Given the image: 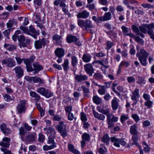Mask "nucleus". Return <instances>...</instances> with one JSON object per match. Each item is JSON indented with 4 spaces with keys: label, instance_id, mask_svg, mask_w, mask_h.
<instances>
[{
    "label": "nucleus",
    "instance_id": "nucleus-1",
    "mask_svg": "<svg viewBox=\"0 0 154 154\" xmlns=\"http://www.w3.org/2000/svg\"><path fill=\"white\" fill-rule=\"evenodd\" d=\"M154 28V23H152L149 24H145L142 25L139 27V28L136 26L133 25L132 29L133 31L135 33L136 35L140 31L144 34L147 33L150 36V38L152 39H154V34L152 29Z\"/></svg>",
    "mask_w": 154,
    "mask_h": 154
},
{
    "label": "nucleus",
    "instance_id": "nucleus-2",
    "mask_svg": "<svg viewBox=\"0 0 154 154\" xmlns=\"http://www.w3.org/2000/svg\"><path fill=\"white\" fill-rule=\"evenodd\" d=\"M149 54V53L147 52L143 49H141L139 51L137 52V57H138L140 63L143 66H146V58Z\"/></svg>",
    "mask_w": 154,
    "mask_h": 154
},
{
    "label": "nucleus",
    "instance_id": "nucleus-3",
    "mask_svg": "<svg viewBox=\"0 0 154 154\" xmlns=\"http://www.w3.org/2000/svg\"><path fill=\"white\" fill-rule=\"evenodd\" d=\"M78 24L79 26L82 28L83 29L86 30L94 27V26L92 24L91 21L88 19L85 21L82 20H78Z\"/></svg>",
    "mask_w": 154,
    "mask_h": 154
},
{
    "label": "nucleus",
    "instance_id": "nucleus-4",
    "mask_svg": "<svg viewBox=\"0 0 154 154\" xmlns=\"http://www.w3.org/2000/svg\"><path fill=\"white\" fill-rule=\"evenodd\" d=\"M56 129L60 134L63 137H65L67 135L66 131V125L63 121L59 123L56 127Z\"/></svg>",
    "mask_w": 154,
    "mask_h": 154
},
{
    "label": "nucleus",
    "instance_id": "nucleus-5",
    "mask_svg": "<svg viewBox=\"0 0 154 154\" xmlns=\"http://www.w3.org/2000/svg\"><path fill=\"white\" fill-rule=\"evenodd\" d=\"M2 65H5L8 67L11 68L16 65V62L14 58L10 57H7L1 61Z\"/></svg>",
    "mask_w": 154,
    "mask_h": 154
},
{
    "label": "nucleus",
    "instance_id": "nucleus-6",
    "mask_svg": "<svg viewBox=\"0 0 154 154\" xmlns=\"http://www.w3.org/2000/svg\"><path fill=\"white\" fill-rule=\"evenodd\" d=\"M36 92L47 98H49L53 96L52 93H51L48 89H46L44 87H40L38 88L37 89Z\"/></svg>",
    "mask_w": 154,
    "mask_h": 154
},
{
    "label": "nucleus",
    "instance_id": "nucleus-7",
    "mask_svg": "<svg viewBox=\"0 0 154 154\" xmlns=\"http://www.w3.org/2000/svg\"><path fill=\"white\" fill-rule=\"evenodd\" d=\"M27 101L25 100L20 101L19 104H18L16 107V110L19 113L24 112L26 111V105L27 104Z\"/></svg>",
    "mask_w": 154,
    "mask_h": 154
},
{
    "label": "nucleus",
    "instance_id": "nucleus-8",
    "mask_svg": "<svg viewBox=\"0 0 154 154\" xmlns=\"http://www.w3.org/2000/svg\"><path fill=\"white\" fill-rule=\"evenodd\" d=\"M111 141L113 143V145L116 146L120 147V144L125 146L126 144V142L123 139L118 138L116 137H113L111 138Z\"/></svg>",
    "mask_w": 154,
    "mask_h": 154
},
{
    "label": "nucleus",
    "instance_id": "nucleus-9",
    "mask_svg": "<svg viewBox=\"0 0 154 154\" xmlns=\"http://www.w3.org/2000/svg\"><path fill=\"white\" fill-rule=\"evenodd\" d=\"M49 41L47 39L43 38L41 40H37L34 42L35 46L36 49H40L42 46H45L47 44L49 43Z\"/></svg>",
    "mask_w": 154,
    "mask_h": 154
},
{
    "label": "nucleus",
    "instance_id": "nucleus-10",
    "mask_svg": "<svg viewBox=\"0 0 154 154\" xmlns=\"http://www.w3.org/2000/svg\"><path fill=\"white\" fill-rule=\"evenodd\" d=\"M67 42L69 43L71 42L75 43V45H77L78 46H80L82 45L81 42L79 41V38H76L75 36L71 35H68L66 37Z\"/></svg>",
    "mask_w": 154,
    "mask_h": 154
},
{
    "label": "nucleus",
    "instance_id": "nucleus-11",
    "mask_svg": "<svg viewBox=\"0 0 154 154\" xmlns=\"http://www.w3.org/2000/svg\"><path fill=\"white\" fill-rule=\"evenodd\" d=\"M84 69L87 73L90 76H92L94 72V69L91 63H88L84 65Z\"/></svg>",
    "mask_w": 154,
    "mask_h": 154
},
{
    "label": "nucleus",
    "instance_id": "nucleus-12",
    "mask_svg": "<svg viewBox=\"0 0 154 154\" xmlns=\"http://www.w3.org/2000/svg\"><path fill=\"white\" fill-rule=\"evenodd\" d=\"M14 70L16 73V76L18 78H20L23 76V71L20 66H16L14 68Z\"/></svg>",
    "mask_w": 154,
    "mask_h": 154
},
{
    "label": "nucleus",
    "instance_id": "nucleus-13",
    "mask_svg": "<svg viewBox=\"0 0 154 154\" xmlns=\"http://www.w3.org/2000/svg\"><path fill=\"white\" fill-rule=\"evenodd\" d=\"M0 128L5 135H9L11 132V129L7 127L5 123L2 124L0 125Z\"/></svg>",
    "mask_w": 154,
    "mask_h": 154
},
{
    "label": "nucleus",
    "instance_id": "nucleus-14",
    "mask_svg": "<svg viewBox=\"0 0 154 154\" xmlns=\"http://www.w3.org/2000/svg\"><path fill=\"white\" fill-rule=\"evenodd\" d=\"M55 137L54 135H51L48 138L47 143L49 146H52L54 147L52 148V149L56 148L57 146L56 143L54 140Z\"/></svg>",
    "mask_w": 154,
    "mask_h": 154
},
{
    "label": "nucleus",
    "instance_id": "nucleus-15",
    "mask_svg": "<svg viewBox=\"0 0 154 154\" xmlns=\"http://www.w3.org/2000/svg\"><path fill=\"white\" fill-rule=\"evenodd\" d=\"M10 140V138L4 137L2 139V141L0 142V145L5 148H8L10 145L9 143Z\"/></svg>",
    "mask_w": 154,
    "mask_h": 154
},
{
    "label": "nucleus",
    "instance_id": "nucleus-16",
    "mask_svg": "<svg viewBox=\"0 0 154 154\" xmlns=\"http://www.w3.org/2000/svg\"><path fill=\"white\" fill-rule=\"evenodd\" d=\"M119 101V100L116 97H114L112 100L111 105L113 110H116L118 109Z\"/></svg>",
    "mask_w": 154,
    "mask_h": 154
},
{
    "label": "nucleus",
    "instance_id": "nucleus-17",
    "mask_svg": "<svg viewBox=\"0 0 154 154\" xmlns=\"http://www.w3.org/2000/svg\"><path fill=\"white\" fill-rule=\"evenodd\" d=\"M89 13L86 10H84L79 12L77 15L78 18L86 19L87 18L89 15Z\"/></svg>",
    "mask_w": 154,
    "mask_h": 154
},
{
    "label": "nucleus",
    "instance_id": "nucleus-18",
    "mask_svg": "<svg viewBox=\"0 0 154 154\" xmlns=\"http://www.w3.org/2000/svg\"><path fill=\"white\" fill-rule=\"evenodd\" d=\"M88 77L86 75H83L80 74L79 75H77L75 76V79L79 82L81 83L82 81L87 80Z\"/></svg>",
    "mask_w": 154,
    "mask_h": 154
},
{
    "label": "nucleus",
    "instance_id": "nucleus-19",
    "mask_svg": "<svg viewBox=\"0 0 154 154\" xmlns=\"http://www.w3.org/2000/svg\"><path fill=\"white\" fill-rule=\"evenodd\" d=\"M36 134L35 133H29L26 137V140L28 142H32L35 141Z\"/></svg>",
    "mask_w": 154,
    "mask_h": 154
},
{
    "label": "nucleus",
    "instance_id": "nucleus-20",
    "mask_svg": "<svg viewBox=\"0 0 154 154\" xmlns=\"http://www.w3.org/2000/svg\"><path fill=\"white\" fill-rule=\"evenodd\" d=\"M32 80V82L33 83H38V86H40L41 84H43L45 83L44 80L43 79H42L40 78L37 76L33 77Z\"/></svg>",
    "mask_w": 154,
    "mask_h": 154
},
{
    "label": "nucleus",
    "instance_id": "nucleus-21",
    "mask_svg": "<svg viewBox=\"0 0 154 154\" xmlns=\"http://www.w3.org/2000/svg\"><path fill=\"white\" fill-rule=\"evenodd\" d=\"M55 53L57 57H63L65 54L64 50L62 48H58L56 49Z\"/></svg>",
    "mask_w": 154,
    "mask_h": 154
},
{
    "label": "nucleus",
    "instance_id": "nucleus-22",
    "mask_svg": "<svg viewBox=\"0 0 154 154\" xmlns=\"http://www.w3.org/2000/svg\"><path fill=\"white\" fill-rule=\"evenodd\" d=\"M138 128L136 124H134L131 126L130 128V132L131 134L132 135H137Z\"/></svg>",
    "mask_w": 154,
    "mask_h": 154
},
{
    "label": "nucleus",
    "instance_id": "nucleus-23",
    "mask_svg": "<svg viewBox=\"0 0 154 154\" xmlns=\"http://www.w3.org/2000/svg\"><path fill=\"white\" fill-rule=\"evenodd\" d=\"M35 59V57L34 56H32L30 58L28 59L23 58V62L26 65L31 64L33 62Z\"/></svg>",
    "mask_w": 154,
    "mask_h": 154
},
{
    "label": "nucleus",
    "instance_id": "nucleus-24",
    "mask_svg": "<svg viewBox=\"0 0 154 154\" xmlns=\"http://www.w3.org/2000/svg\"><path fill=\"white\" fill-rule=\"evenodd\" d=\"M93 113L94 116L98 119L102 121L104 120L105 117L103 114H99L97 112L94 111H93Z\"/></svg>",
    "mask_w": 154,
    "mask_h": 154
},
{
    "label": "nucleus",
    "instance_id": "nucleus-25",
    "mask_svg": "<svg viewBox=\"0 0 154 154\" xmlns=\"http://www.w3.org/2000/svg\"><path fill=\"white\" fill-rule=\"evenodd\" d=\"M4 47L9 51H12L16 49V46L14 45L9 44H5L4 45Z\"/></svg>",
    "mask_w": 154,
    "mask_h": 154
},
{
    "label": "nucleus",
    "instance_id": "nucleus-26",
    "mask_svg": "<svg viewBox=\"0 0 154 154\" xmlns=\"http://www.w3.org/2000/svg\"><path fill=\"white\" fill-rule=\"evenodd\" d=\"M69 60L67 59H65L64 60V62L62 64V66L63 67L64 70L65 71H67L69 69Z\"/></svg>",
    "mask_w": 154,
    "mask_h": 154
},
{
    "label": "nucleus",
    "instance_id": "nucleus-27",
    "mask_svg": "<svg viewBox=\"0 0 154 154\" xmlns=\"http://www.w3.org/2000/svg\"><path fill=\"white\" fill-rule=\"evenodd\" d=\"M52 38L54 40L56 41L57 45H60L61 44V39L62 38V37L61 36L55 34L53 36Z\"/></svg>",
    "mask_w": 154,
    "mask_h": 154
},
{
    "label": "nucleus",
    "instance_id": "nucleus-28",
    "mask_svg": "<svg viewBox=\"0 0 154 154\" xmlns=\"http://www.w3.org/2000/svg\"><path fill=\"white\" fill-rule=\"evenodd\" d=\"M91 55L88 54H84L82 57L83 61L86 63L89 62L91 60Z\"/></svg>",
    "mask_w": 154,
    "mask_h": 154
},
{
    "label": "nucleus",
    "instance_id": "nucleus-29",
    "mask_svg": "<svg viewBox=\"0 0 154 154\" xmlns=\"http://www.w3.org/2000/svg\"><path fill=\"white\" fill-rule=\"evenodd\" d=\"M17 23V21L16 20L11 19L6 23V25L8 28H10L12 27L14 25H16Z\"/></svg>",
    "mask_w": 154,
    "mask_h": 154
},
{
    "label": "nucleus",
    "instance_id": "nucleus-30",
    "mask_svg": "<svg viewBox=\"0 0 154 154\" xmlns=\"http://www.w3.org/2000/svg\"><path fill=\"white\" fill-rule=\"evenodd\" d=\"M3 97L4 100L7 102H9L12 100H13L14 99V97L13 96L12 97L10 95L7 94H4L3 95Z\"/></svg>",
    "mask_w": 154,
    "mask_h": 154
},
{
    "label": "nucleus",
    "instance_id": "nucleus-31",
    "mask_svg": "<svg viewBox=\"0 0 154 154\" xmlns=\"http://www.w3.org/2000/svg\"><path fill=\"white\" fill-rule=\"evenodd\" d=\"M109 137L107 134L104 135L101 139V141L103 142L104 143L108 145L109 144Z\"/></svg>",
    "mask_w": 154,
    "mask_h": 154
},
{
    "label": "nucleus",
    "instance_id": "nucleus-32",
    "mask_svg": "<svg viewBox=\"0 0 154 154\" xmlns=\"http://www.w3.org/2000/svg\"><path fill=\"white\" fill-rule=\"evenodd\" d=\"M78 60L77 57L75 56H72L71 57V64L73 67H75L77 65Z\"/></svg>",
    "mask_w": 154,
    "mask_h": 154
},
{
    "label": "nucleus",
    "instance_id": "nucleus-33",
    "mask_svg": "<svg viewBox=\"0 0 154 154\" xmlns=\"http://www.w3.org/2000/svg\"><path fill=\"white\" fill-rule=\"evenodd\" d=\"M139 96V89L138 88H136L132 92V95L131 96V98H138Z\"/></svg>",
    "mask_w": 154,
    "mask_h": 154
},
{
    "label": "nucleus",
    "instance_id": "nucleus-34",
    "mask_svg": "<svg viewBox=\"0 0 154 154\" xmlns=\"http://www.w3.org/2000/svg\"><path fill=\"white\" fill-rule=\"evenodd\" d=\"M33 65L34 68V70H35L38 72L43 69L42 66L39 65L37 62L34 63Z\"/></svg>",
    "mask_w": 154,
    "mask_h": 154
},
{
    "label": "nucleus",
    "instance_id": "nucleus-35",
    "mask_svg": "<svg viewBox=\"0 0 154 154\" xmlns=\"http://www.w3.org/2000/svg\"><path fill=\"white\" fill-rule=\"evenodd\" d=\"M98 111L106 115L109 112V109L108 108H100L99 109Z\"/></svg>",
    "mask_w": 154,
    "mask_h": 154
},
{
    "label": "nucleus",
    "instance_id": "nucleus-36",
    "mask_svg": "<svg viewBox=\"0 0 154 154\" xmlns=\"http://www.w3.org/2000/svg\"><path fill=\"white\" fill-rule=\"evenodd\" d=\"M29 94L31 97L35 98L37 101H38L40 98V96L34 91H31Z\"/></svg>",
    "mask_w": 154,
    "mask_h": 154
},
{
    "label": "nucleus",
    "instance_id": "nucleus-37",
    "mask_svg": "<svg viewBox=\"0 0 154 154\" xmlns=\"http://www.w3.org/2000/svg\"><path fill=\"white\" fill-rule=\"evenodd\" d=\"M93 99L94 102L97 104H99L101 102V99L97 96H94Z\"/></svg>",
    "mask_w": 154,
    "mask_h": 154
},
{
    "label": "nucleus",
    "instance_id": "nucleus-38",
    "mask_svg": "<svg viewBox=\"0 0 154 154\" xmlns=\"http://www.w3.org/2000/svg\"><path fill=\"white\" fill-rule=\"evenodd\" d=\"M121 28L122 30V32L123 34L125 35L126 36L127 34H128L129 33V31H131L130 29L129 28H127L124 26H122Z\"/></svg>",
    "mask_w": 154,
    "mask_h": 154
},
{
    "label": "nucleus",
    "instance_id": "nucleus-39",
    "mask_svg": "<svg viewBox=\"0 0 154 154\" xmlns=\"http://www.w3.org/2000/svg\"><path fill=\"white\" fill-rule=\"evenodd\" d=\"M82 88V89L84 93V95L85 96L89 97L88 94L90 93L89 89L85 87L82 86H81Z\"/></svg>",
    "mask_w": 154,
    "mask_h": 154
},
{
    "label": "nucleus",
    "instance_id": "nucleus-40",
    "mask_svg": "<svg viewBox=\"0 0 154 154\" xmlns=\"http://www.w3.org/2000/svg\"><path fill=\"white\" fill-rule=\"evenodd\" d=\"M153 102L150 100L146 101L144 103V105L147 107V109L151 108L153 104Z\"/></svg>",
    "mask_w": 154,
    "mask_h": 154
},
{
    "label": "nucleus",
    "instance_id": "nucleus-41",
    "mask_svg": "<svg viewBox=\"0 0 154 154\" xmlns=\"http://www.w3.org/2000/svg\"><path fill=\"white\" fill-rule=\"evenodd\" d=\"M98 151L100 154H107V149L105 146L100 148Z\"/></svg>",
    "mask_w": 154,
    "mask_h": 154
},
{
    "label": "nucleus",
    "instance_id": "nucleus-42",
    "mask_svg": "<svg viewBox=\"0 0 154 154\" xmlns=\"http://www.w3.org/2000/svg\"><path fill=\"white\" fill-rule=\"evenodd\" d=\"M82 138L83 140L85 141H89L90 139V136L88 134L85 133L82 135Z\"/></svg>",
    "mask_w": 154,
    "mask_h": 154
},
{
    "label": "nucleus",
    "instance_id": "nucleus-43",
    "mask_svg": "<svg viewBox=\"0 0 154 154\" xmlns=\"http://www.w3.org/2000/svg\"><path fill=\"white\" fill-rule=\"evenodd\" d=\"M129 118L128 115L124 114H122L120 117V121L122 123H123L124 121L126 120Z\"/></svg>",
    "mask_w": 154,
    "mask_h": 154
},
{
    "label": "nucleus",
    "instance_id": "nucleus-44",
    "mask_svg": "<svg viewBox=\"0 0 154 154\" xmlns=\"http://www.w3.org/2000/svg\"><path fill=\"white\" fill-rule=\"evenodd\" d=\"M12 29L10 28L8 29H7L5 30L3 32V34L6 37L8 38L9 39V35L10 33L11 32V31L12 30Z\"/></svg>",
    "mask_w": 154,
    "mask_h": 154
},
{
    "label": "nucleus",
    "instance_id": "nucleus-45",
    "mask_svg": "<svg viewBox=\"0 0 154 154\" xmlns=\"http://www.w3.org/2000/svg\"><path fill=\"white\" fill-rule=\"evenodd\" d=\"M30 31L33 33L36 34V35H39V31L38 30H35L34 28L32 26H30L29 27Z\"/></svg>",
    "mask_w": 154,
    "mask_h": 154
},
{
    "label": "nucleus",
    "instance_id": "nucleus-46",
    "mask_svg": "<svg viewBox=\"0 0 154 154\" xmlns=\"http://www.w3.org/2000/svg\"><path fill=\"white\" fill-rule=\"evenodd\" d=\"M38 135V141L40 142L43 143L45 139V136L41 133H39Z\"/></svg>",
    "mask_w": 154,
    "mask_h": 154
},
{
    "label": "nucleus",
    "instance_id": "nucleus-47",
    "mask_svg": "<svg viewBox=\"0 0 154 154\" xmlns=\"http://www.w3.org/2000/svg\"><path fill=\"white\" fill-rule=\"evenodd\" d=\"M68 146L69 150L72 152L74 153L77 150L74 148V146L71 144H69Z\"/></svg>",
    "mask_w": 154,
    "mask_h": 154
},
{
    "label": "nucleus",
    "instance_id": "nucleus-48",
    "mask_svg": "<svg viewBox=\"0 0 154 154\" xmlns=\"http://www.w3.org/2000/svg\"><path fill=\"white\" fill-rule=\"evenodd\" d=\"M105 21L109 20L111 17V15L109 12L106 13L103 16Z\"/></svg>",
    "mask_w": 154,
    "mask_h": 154
},
{
    "label": "nucleus",
    "instance_id": "nucleus-49",
    "mask_svg": "<svg viewBox=\"0 0 154 154\" xmlns=\"http://www.w3.org/2000/svg\"><path fill=\"white\" fill-rule=\"evenodd\" d=\"M131 117L137 123L140 120V118L138 115L137 114H132Z\"/></svg>",
    "mask_w": 154,
    "mask_h": 154
},
{
    "label": "nucleus",
    "instance_id": "nucleus-50",
    "mask_svg": "<svg viewBox=\"0 0 154 154\" xmlns=\"http://www.w3.org/2000/svg\"><path fill=\"white\" fill-rule=\"evenodd\" d=\"M20 29L22 30L24 33L28 35H31V34L29 32V30L26 27L23 26H21L20 27Z\"/></svg>",
    "mask_w": 154,
    "mask_h": 154
},
{
    "label": "nucleus",
    "instance_id": "nucleus-51",
    "mask_svg": "<svg viewBox=\"0 0 154 154\" xmlns=\"http://www.w3.org/2000/svg\"><path fill=\"white\" fill-rule=\"evenodd\" d=\"M137 83L140 85L144 84L145 82L144 78L140 76L139 77Z\"/></svg>",
    "mask_w": 154,
    "mask_h": 154
},
{
    "label": "nucleus",
    "instance_id": "nucleus-52",
    "mask_svg": "<svg viewBox=\"0 0 154 154\" xmlns=\"http://www.w3.org/2000/svg\"><path fill=\"white\" fill-rule=\"evenodd\" d=\"M15 59L17 61L18 64L20 65L21 63L23 60V58H21L20 57L17 56L15 57Z\"/></svg>",
    "mask_w": 154,
    "mask_h": 154
},
{
    "label": "nucleus",
    "instance_id": "nucleus-53",
    "mask_svg": "<svg viewBox=\"0 0 154 154\" xmlns=\"http://www.w3.org/2000/svg\"><path fill=\"white\" fill-rule=\"evenodd\" d=\"M100 88L98 90V92L100 95H103L105 94L106 90L103 87H100Z\"/></svg>",
    "mask_w": 154,
    "mask_h": 154
},
{
    "label": "nucleus",
    "instance_id": "nucleus-54",
    "mask_svg": "<svg viewBox=\"0 0 154 154\" xmlns=\"http://www.w3.org/2000/svg\"><path fill=\"white\" fill-rule=\"evenodd\" d=\"M113 45L112 43L110 41H107L106 43V47L105 48L106 49L109 50Z\"/></svg>",
    "mask_w": 154,
    "mask_h": 154
},
{
    "label": "nucleus",
    "instance_id": "nucleus-55",
    "mask_svg": "<svg viewBox=\"0 0 154 154\" xmlns=\"http://www.w3.org/2000/svg\"><path fill=\"white\" fill-rule=\"evenodd\" d=\"M26 66L27 72H30L34 71V69L32 68L31 64L26 65Z\"/></svg>",
    "mask_w": 154,
    "mask_h": 154
},
{
    "label": "nucleus",
    "instance_id": "nucleus-56",
    "mask_svg": "<svg viewBox=\"0 0 154 154\" xmlns=\"http://www.w3.org/2000/svg\"><path fill=\"white\" fill-rule=\"evenodd\" d=\"M127 80L128 83H131L134 82L135 79L133 76H130L127 78Z\"/></svg>",
    "mask_w": 154,
    "mask_h": 154
},
{
    "label": "nucleus",
    "instance_id": "nucleus-57",
    "mask_svg": "<svg viewBox=\"0 0 154 154\" xmlns=\"http://www.w3.org/2000/svg\"><path fill=\"white\" fill-rule=\"evenodd\" d=\"M81 119L82 121L85 122L87 120V119L86 115L85 113L83 112H81Z\"/></svg>",
    "mask_w": 154,
    "mask_h": 154
},
{
    "label": "nucleus",
    "instance_id": "nucleus-58",
    "mask_svg": "<svg viewBox=\"0 0 154 154\" xmlns=\"http://www.w3.org/2000/svg\"><path fill=\"white\" fill-rule=\"evenodd\" d=\"M6 148L2 147L1 150L4 152V154H11V152L9 150H6Z\"/></svg>",
    "mask_w": 154,
    "mask_h": 154
},
{
    "label": "nucleus",
    "instance_id": "nucleus-59",
    "mask_svg": "<svg viewBox=\"0 0 154 154\" xmlns=\"http://www.w3.org/2000/svg\"><path fill=\"white\" fill-rule=\"evenodd\" d=\"M129 3L132 5H134L136 7V8H137V6L139 5L137 1L134 0H130Z\"/></svg>",
    "mask_w": 154,
    "mask_h": 154
},
{
    "label": "nucleus",
    "instance_id": "nucleus-60",
    "mask_svg": "<svg viewBox=\"0 0 154 154\" xmlns=\"http://www.w3.org/2000/svg\"><path fill=\"white\" fill-rule=\"evenodd\" d=\"M9 14L8 12H5L0 15V17L3 19H5L8 16Z\"/></svg>",
    "mask_w": 154,
    "mask_h": 154
},
{
    "label": "nucleus",
    "instance_id": "nucleus-61",
    "mask_svg": "<svg viewBox=\"0 0 154 154\" xmlns=\"http://www.w3.org/2000/svg\"><path fill=\"white\" fill-rule=\"evenodd\" d=\"M134 40L136 42L142 44H143L144 42L143 40L142 39L140 38L139 36H136Z\"/></svg>",
    "mask_w": 154,
    "mask_h": 154
},
{
    "label": "nucleus",
    "instance_id": "nucleus-62",
    "mask_svg": "<svg viewBox=\"0 0 154 154\" xmlns=\"http://www.w3.org/2000/svg\"><path fill=\"white\" fill-rule=\"evenodd\" d=\"M111 82H105V85L103 86H102V87H103L106 90V89L109 88L110 85H111Z\"/></svg>",
    "mask_w": 154,
    "mask_h": 154
},
{
    "label": "nucleus",
    "instance_id": "nucleus-63",
    "mask_svg": "<svg viewBox=\"0 0 154 154\" xmlns=\"http://www.w3.org/2000/svg\"><path fill=\"white\" fill-rule=\"evenodd\" d=\"M103 76L99 73H95L94 75V78L96 79H101L102 78Z\"/></svg>",
    "mask_w": 154,
    "mask_h": 154
},
{
    "label": "nucleus",
    "instance_id": "nucleus-64",
    "mask_svg": "<svg viewBox=\"0 0 154 154\" xmlns=\"http://www.w3.org/2000/svg\"><path fill=\"white\" fill-rule=\"evenodd\" d=\"M73 119H76V118L75 117H74L73 114L71 112H69L68 113V120L71 121L73 120Z\"/></svg>",
    "mask_w": 154,
    "mask_h": 154
}]
</instances>
